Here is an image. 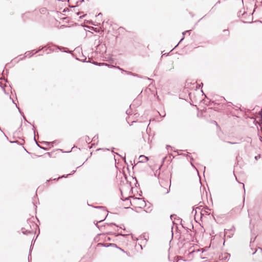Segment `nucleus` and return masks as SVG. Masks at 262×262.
<instances>
[{
	"label": "nucleus",
	"mask_w": 262,
	"mask_h": 262,
	"mask_svg": "<svg viewBox=\"0 0 262 262\" xmlns=\"http://www.w3.org/2000/svg\"><path fill=\"white\" fill-rule=\"evenodd\" d=\"M100 246H104L107 247L105 250V252L107 253H105L106 255H113L114 253H113L114 251L117 248L116 245L114 244H110L109 245L106 244H101L99 243L97 244V247Z\"/></svg>",
	"instance_id": "nucleus-1"
},
{
	"label": "nucleus",
	"mask_w": 262,
	"mask_h": 262,
	"mask_svg": "<svg viewBox=\"0 0 262 262\" xmlns=\"http://www.w3.org/2000/svg\"><path fill=\"white\" fill-rule=\"evenodd\" d=\"M130 203L135 208H142L145 206L144 201L141 198H133Z\"/></svg>",
	"instance_id": "nucleus-2"
},
{
	"label": "nucleus",
	"mask_w": 262,
	"mask_h": 262,
	"mask_svg": "<svg viewBox=\"0 0 262 262\" xmlns=\"http://www.w3.org/2000/svg\"><path fill=\"white\" fill-rule=\"evenodd\" d=\"M102 213H103V215L102 216V217H98L97 220H99V222H101V221H103L105 219V211H104V210H102V211H98L97 212V215H100L102 214Z\"/></svg>",
	"instance_id": "nucleus-3"
},
{
	"label": "nucleus",
	"mask_w": 262,
	"mask_h": 262,
	"mask_svg": "<svg viewBox=\"0 0 262 262\" xmlns=\"http://www.w3.org/2000/svg\"><path fill=\"white\" fill-rule=\"evenodd\" d=\"M139 159L140 160V162H145L148 160V157H147L144 155L140 156L139 158Z\"/></svg>",
	"instance_id": "nucleus-4"
},
{
	"label": "nucleus",
	"mask_w": 262,
	"mask_h": 262,
	"mask_svg": "<svg viewBox=\"0 0 262 262\" xmlns=\"http://www.w3.org/2000/svg\"><path fill=\"white\" fill-rule=\"evenodd\" d=\"M24 229L26 230V231L28 232H31L32 231V230L31 229V226H30L29 228L28 224H26L25 225V227L24 228Z\"/></svg>",
	"instance_id": "nucleus-5"
},
{
	"label": "nucleus",
	"mask_w": 262,
	"mask_h": 262,
	"mask_svg": "<svg viewBox=\"0 0 262 262\" xmlns=\"http://www.w3.org/2000/svg\"><path fill=\"white\" fill-rule=\"evenodd\" d=\"M260 116H261V120H260V121H261V122L262 123V111L260 112Z\"/></svg>",
	"instance_id": "nucleus-6"
},
{
	"label": "nucleus",
	"mask_w": 262,
	"mask_h": 262,
	"mask_svg": "<svg viewBox=\"0 0 262 262\" xmlns=\"http://www.w3.org/2000/svg\"><path fill=\"white\" fill-rule=\"evenodd\" d=\"M32 225H33V226H34V227L35 226L34 224H32Z\"/></svg>",
	"instance_id": "nucleus-7"
}]
</instances>
